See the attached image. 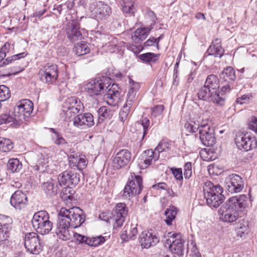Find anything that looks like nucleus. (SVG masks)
Here are the masks:
<instances>
[{
  "instance_id": "1",
  "label": "nucleus",
  "mask_w": 257,
  "mask_h": 257,
  "mask_svg": "<svg viewBox=\"0 0 257 257\" xmlns=\"http://www.w3.org/2000/svg\"><path fill=\"white\" fill-rule=\"evenodd\" d=\"M55 232L58 237L63 240H68L72 237L79 244L88 245L89 237L76 232H71V228L79 227L85 220V215L78 207H73L68 209L62 208L58 214Z\"/></svg>"
},
{
  "instance_id": "2",
  "label": "nucleus",
  "mask_w": 257,
  "mask_h": 257,
  "mask_svg": "<svg viewBox=\"0 0 257 257\" xmlns=\"http://www.w3.org/2000/svg\"><path fill=\"white\" fill-rule=\"evenodd\" d=\"M251 204L246 195L235 196L228 199L219 208L221 219L226 222H233L239 217V212H243Z\"/></svg>"
},
{
  "instance_id": "3",
  "label": "nucleus",
  "mask_w": 257,
  "mask_h": 257,
  "mask_svg": "<svg viewBox=\"0 0 257 257\" xmlns=\"http://www.w3.org/2000/svg\"><path fill=\"white\" fill-rule=\"evenodd\" d=\"M204 197L210 207L217 208L223 202L224 196L222 194V188L219 185H214L208 181L203 186Z\"/></svg>"
},
{
  "instance_id": "4",
  "label": "nucleus",
  "mask_w": 257,
  "mask_h": 257,
  "mask_svg": "<svg viewBox=\"0 0 257 257\" xmlns=\"http://www.w3.org/2000/svg\"><path fill=\"white\" fill-rule=\"evenodd\" d=\"M111 78L109 76H98L86 84L85 90L91 96L104 93L110 87L111 84Z\"/></svg>"
},
{
  "instance_id": "5",
  "label": "nucleus",
  "mask_w": 257,
  "mask_h": 257,
  "mask_svg": "<svg viewBox=\"0 0 257 257\" xmlns=\"http://www.w3.org/2000/svg\"><path fill=\"white\" fill-rule=\"evenodd\" d=\"M32 223L36 231L42 235L48 234L52 229L53 223L49 220V215L46 211L35 213Z\"/></svg>"
},
{
  "instance_id": "6",
  "label": "nucleus",
  "mask_w": 257,
  "mask_h": 257,
  "mask_svg": "<svg viewBox=\"0 0 257 257\" xmlns=\"http://www.w3.org/2000/svg\"><path fill=\"white\" fill-rule=\"evenodd\" d=\"M197 96L200 100L212 102L219 105H223L225 100L224 94H220L219 91L204 85L198 90Z\"/></svg>"
},
{
  "instance_id": "7",
  "label": "nucleus",
  "mask_w": 257,
  "mask_h": 257,
  "mask_svg": "<svg viewBox=\"0 0 257 257\" xmlns=\"http://www.w3.org/2000/svg\"><path fill=\"white\" fill-rule=\"evenodd\" d=\"M33 110V103L29 99H23L18 102L15 108L14 113L17 116L16 124H22L24 120H28Z\"/></svg>"
},
{
  "instance_id": "8",
  "label": "nucleus",
  "mask_w": 257,
  "mask_h": 257,
  "mask_svg": "<svg viewBox=\"0 0 257 257\" xmlns=\"http://www.w3.org/2000/svg\"><path fill=\"white\" fill-rule=\"evenodd\" d=\"M143 186V179L139 175H132L128 179L123 190L122 197L125 199H130L141 193Z\"/></svg>"
},
{
  "instance_id": "9",
  "label": "nucleus",
  "mask_w": 257,
  "mask_h": 257,
  "mask_svg": "<svg viewBox=\"0 0 257 257\" xmlns=\"http://www.w3.org/2000/svg\"><path fill=\"white\" fill-rule=\"evenodd\" d=\"M83 108L82 103L79 98L75 96L67 98L63 105V111L65 114L66 118H74Z\"/></svg>"
},
{
  "instance_id": "10",
  "label": "nucleus",
  "mask_w": 257,
  "mask_h": 257,
  "mask_svg": "<svg viewBox=\"0 0 257 257\" xmlns=\"http://www.w3.org/2000/svg\"><path fill=\"white\" fill-rule=\"evenodd\" d=\"M38 74L43 83L52 84L56 81L58 77V67L56 64H46L40 69Z\"/></svg>"
},
{
  "instance_id": "11",
  "label": "nucleus",
  "mask_w": 257,
  "mask_h": 257,
  "mask_svg": "<svg viewBox=\"0 0 257 257\" xmlns=\"http://www.w3.org/2000/svg\"><path fill=\"white\" fill-rule=\"evenodd\" d=\"M236 146L240 150L248 151L257 146L256 138L249 132L238 133L235 139Z\"/></svg>"
},
{
  "instance_id": "12",
  "label": "nucleus",
  "mask_w": 257,
  "mask_h": 257,
  "mask_svg": "<svg viewBox=\"0 0 257 257\" xmlns=\"http://www.w3.org/2000/svg\"><path fill=\"white\" fill-rule=\"evenodd\" d=\"M89 10L91 16L98 21L106 20L111 13V8L100 1L91 4Z\"/></svg>"
},
{
  "instance_id": "13",
  "label": "nucleus",
  "mask_w": 257,
  "mask_h": 257,
  "mask_svg": "<svg viewBox=\"0 0 257 257\" xmlns=\"http://www.w3.org/2000/svg\"><path fill=\"white\" fill-rule=\"evenodd\" d=\"M24 245L27 250L33 254H38L43 249L39 235L34 232L25 234Z\"/></svg>"
},
{
  "instance_id": "14",
  "label": "nucleus",
  "mask_w": 257,
  "mask_h": 257,
  "mask_svg": "<svg viewBox=\"0 0 257 257\" xmlns=\"http://www.w3.org/2000/svg\"><path fill=\"white\" fill-rule=\"evenodd\" d=\"M169 238L166 240V244L172 253L181 256L184 253V245L181 240V235L180 233H172L169 232Z\"/></svg>"
},
{
  "instance_id": "15",
  "label": "nucleus",
  "mask_w": 257,
  "mask_h": 257,
  "mask_svg": "<svg viewBox=\"0 0 257 257\" xmlns=\"http://www.w3.org/2000/svg\"><path fill=\"white\" fill-rule=\"evenodd\" d=\"M65 31L67 38L71 42L81 40L83 38L80 31V24L76 19L69 21L67 23Z\"/></svg>"
},
{
  "instance_id": "16",
  "label": "nucleus",
  "mask_w": 257,
  "mask_h": 257,
  "mask_svg": "<svg viewBox=\"0 0 257 257\" xmlns=\"http://www.w3.org/2000/svg\"><path fill=\"white\" fill-rule=\"evenodd\" d=\"M128 213V208L126 205L122 203H118L112 212L111 219L114 221V228H118L122 226Z\"/></svg>"
},
{
  "instance_id": "17",
  "label": "nucleus",
  "mask_w": 257,
  "mask_h": 257,
  "mask_svg": "<svg viewBox=\"0 0 257 257\" xmlns=\"http://www.w3.org/2000/svg\"><path fill=\"white\" fill-rule=\"evenodd\" d=\"M60 186L72 188L80 181V175L71 171H65L61 173L58 177Z\"/></svg>"
},
{
  "instance_id": "18",
  "label": "nucleus",
  "mask_w": 257,
  "mask_h": 257,
  "mask_svg": "<svg viewBox=\"0 0 257 257\" xmlns=\"http://www.w3.org/2000/svg\"><path fill=\"white\" fill-rule=\"evenodd\" d=\"M11 45L6 43L0 49V67L7 65L9 64H15V62L21 58H25L27 54L26 52H22L18 54L14 55L7 58L4 61V59L6 56V54L9 51Z\"/></svg>"
},
{
  "instance_id": "19",
  "label": "nucleus",
  "mask_w": 257,
  "mask_h": 257,
  "mask_svg": "<svg viewBox=\"0 0 257 257\" xmlns=\"http://www.w3.org/2000/svg\"><path fill=\"white\" fill-rule=\"evenodd\" d=\"M244 185L243 179L238 175L232 174L226 179V189L231 193L240 192Z\"/></svg>"
},
{
  "instance_id": "20",
  "label": "nucleus",
  "mask_w": 257,
  "mask_h": 257,
  "mask_svg": "<svg viewBox=\"0 0 257 257\" xmlns=\"http://www.w3.org/2000/svg\"><path fill=\"white\" fill-rule=\"evenodd\" d=\"M199 139L204 146H212L216 142L213 128L208 124H202L199 130Z\"/></svg>"
},
{
  "instance_id": "21",
  "label": "nucleus",
  "mask_w": 257,
  "mask_h": 257,
  "mask_svg": "<svg viewBox=\"0 0 257 257\" xmlns=\"http://www.w3.org/2000/svg\"><path fill=\"white\" fill-rule=\"evenodd\" d=\"M73 125L80 129H87L94 124V118L91 113L78 114L73 118Z\"/></svg>"
},
{
  "instance_id": "22",
  "label": "nucleus",
  "mask_w": 257,
  "mask_h": 257,
  "mask_svg": "<svg viewBox=\"0 0 257 257\" xmlns=\"http://www.w3.org/2000/svg\"><path fill=\"white\" fill-rule=\"evenodd\" d=\"M131 157L132 154L128 150L126 149L119 150L113 159V168L115 169H119L126 166L131 161Z\"/></svg>"
},
{
  "instance_id": "23",
  "label": "nucleus",
  "mask_w": 257,
  "mask_h": 257,
  "mask_svg": "<svg viewBox=\"0 0 257 257\" xmlns=\"http://www.w3.org/2000/svg\"><path fill=\"white\" fill-rule=\"evenodd\" d=\"M159 238L152 231H143L139 235V241L142 248H148L159 242Z\"/></svg>"
},
{
  "instance_id": "24",
  "label": "nucleus",
  "mask_w": 257,
  "mask_h": 257,
  "mask_svg": "<svg viewBox=\"0 0 257 257\" xmlns=\"http://www.w3.org/2000/svg\"><path fill=\"white\" fill-rule=\"evenodd\" d=\"M118 85L113 83L108 88L107 92L104 95L107 103L112 106L117 105L121 101L120 93Z\"/></svg>"
},
{
  "instance_id": "25",
  "label": "nucleus",
  "mask_w": 257,
  "mask_h": 257,
  "mask_svg": "<svg viewBox=\"0 0 257 257\" xmlns=\"http://www.w3.org/2000/svg\"><path fill=\"white\" fill-rule=\"evenodd\" d=\"M10 203L16 209L21 210L25 208L28 204V198L25 193L17 190L12 195Z\"/></svg>"
},
{
  "instance_id": "26",
  "label": "nucleus",
  "mask_w": 257,
  "mask_h": 257,
  "mask_svg": "<svg viewBox=\"0 0 257 257\" xmlns=\"http://www.w3.org/2000/svg\"><path fill=\"white\" fill-rule=\"evenodd\" d=\"M155 153L156 152H153L152 150H147L143 152L138 161L141 169H144L147 168L153 160L155 161L158 160L159 154H155Z\"/></svg>"
},
{
  "instance_id": "27",
  "label": "nucleus",
  "mask_w": 257,
  "mask_h": 257,
  "mask_svg": "<svg viewBox=\"0 0 257 257\" xmlns=\"http://www.w3.org/2000/svg\"><path fill=\"white\" fill-rule=\"evenodd\" d=\"M68 159L70 166L71 168H76L79 170L83 169L87 164L85 156L77 153L70 154Z\"/></svg>"
},
{
  "instance_id": "28",
  "label": "nucleus",
  "mask_w": 257,
  "mask_h": 257,
  "mask_svg": "<svg viewBox=\"0 0 257 257\" xmlns=\"http://www.w3.org/2000/svg\"><path fill=\"white\" fill-rule=\"evenodd\" d=\"M152 29V26L137 29L132 36L133 41L135 43H139L146 39Z\"/></svg>"
},
{
  "instance_id": "29",
  "label": "nucleus",
  "mask_w": 257,
  "mask_h": 257,
  "mask_svg": "<svg viewBox=\"0 0 257 257\" xmlns=\"http://www.w3.org/2000/svg\"><path fill=\"white\" fill-rule=\"evenodd\" d=\"M199 118V120H198L194 118L190 122L185 123V128L186 131L189 133H195L198 130L199 131L200 130L202 124H207L206 122H204L203 120L201 122V119Z\"/></svg>"
},
{
  "instance_id": "30",
  "label": "nucleus",
  "mask_w": 257,
  "mask_h": 257,
  "mask_svg": "<svg viewBox=\"0 0 257 257\" xmlns=\"http://www.w3.org/2000/svg\"><path fill=\"white\" fill-rule=\"evenodd\" d=\"M214 41L212 42V45L208 48L207 53L209 55L221 58L223 55L224 50L220 44H214Z\"/></svg>"
},
{
  "instance_id": "31",
  "label": "nucleus",
  "mask_w": 257,
  "mask_h": 257,
  "mask_svg": "<svg viewBox=\"0 0 257 257\" xmlns=\"http://www.w3.org/2000/svg\"><path fill=\"white\" fill-rule=\"evenodd\" d=\"M17 116L14 113L12 116L10 113H5L0 115V125L3 124L10 123V125L14 127H18L21 124H16V120H17Z\"/></svg>"
},
{
  "instance_id": "32",
  "label": "nucleus",
  "mask_w": 257,
  "mask_h": 257,
  "mask_svg": "<svg viewBox=\"0 0 257 257\" xmlns=\"http://www.w3.org/2000/svg\"><path fill=\"white\" fill-rule=\"evenodd\" d=\"M204 86L219 91V80L217 76L214 74L208 75L204 83Z\"/></svg>"
},
{
  "instance_id": "33",
  "label": "nucleus",
  "mask_w": 257,
  "mask_h": 257,
  "mask_svg": "<svg viewBox=\"0 0 257 257\" xmlns=\"http://www.w3.org/2000/svg\"><path fill=\"white\" fill-rule=\"evenodd\" d=\"M220 77L228 82L234 81L236 78L234 69L232 67H227L220 74Z\"/></svg>"
},
{
  "instance_id": "34",
  "label": "nucleus",
  "mask_w": 257,
  "mask_h": 257,
  "mask_svg": "<svg viewBox=\"0 0 257 257\" xmlns=\"http://www.w3.org/2000/svg\"><path fill=\"white\" fill-rule=\"evenodd\" d=\"M90 51V48L88 47L86 43L82 42L77 43L74 47L73 52L78 56L85 55Z\"/></svg>"
},
{
  "instance_id": "35",
  "label": "nucleus",
  "mask_w": 257,
  "mask_h": 257,
  "mask_svg": "<svg viewBox=\"0 0 257 257\" xmlns=\"http://www.w3.org/2000/svg\"><path fill=\"white\" fill-rule=\"evenodd\" d=\"M159 56L160 54L148 52L140 55L139 58L142 61L150 64L155 63L158 60Z\"/></svg>"
},
{
  "instance_id": "36",
  "label": "nucleus",
  "mask_w": 257,
  "mask_h": 257,
  "mask_svg": "<svg viewBox=\"0 0 257 257\" xmlns=\"http://www.w3.org/2000/svg\"><path fill=\"white\" fill-rule=\"evenodd\" d=\"M121 5L122 7V11L124 13L131 16H134L135 9L134 7V3L133 0H122Z\"/></svg>"
},
{
  "instance_id": "37",
  "label": "nucleus",
  "mask_w": 257,
  "mask_h": 257,
  "mask_svg": "<svg viewBox=\"0 0 257 257\" xmlns=\"http://www.w3.org/2000/svg\"><path fill=\"white\" fill-rule=\"evenodd\" d=\"M50 131L53 133V135L52 136V139L55 144L58 146H62L67 144V141L62 137V135L59 132L56 131L55 129L51 128Z\"/></svg>"
},
{
  "instance_id": "38",
  "label": "nucleus",
  "mask_w": 257,
  "mask_h": 257,
  "mask_svg": "<svg viewBox=\"0 0 257 257\" xmlns=\"http://www.w3.org/2000/svg\"><path fill=\"white\" fill-rule=\"evenodd\" d=\"M177 210L174 206H170L169 208L165 211V215L166 216L165 222L168 225L172 224V221L175 218Z\"/></svg>"
},
{
  "instance_id": "39",
  "label": "nucleus",
  "mask_w": 257,
  "mask_h": 257,
  "mask_svg": "<svg viewBox=\"0 0 257 257\" xmlns=\"http://www.w3.org/2000/svg\"><path fill=\"white\" fill-rule=\"evenodd\" d=\"M13 148L14 144L10 139L0 137V151L8 152Z\"/></svg>"
},
{
  "instance_id": "40",
  "label": "nucleus",
  "mask_w": 257,
  "mask_h": 257,
  "mask_svg": "<svg viewBox=\"0 0 257 257\" xmlns=\"http://www.w3.org/2000/svg\"><path fill=\"white\" fill-rule=\"evenodd\" d=\"M8 167L12 172H19L22 168V165L18 159H11L9 160Z\"/></svg>"
},
{
  "instance_id": "41",
  "label": "nucleus",
  "mask_w": 257,
  "mask_h": 257,
  "mask_svg": "<svg viewBox=\"0 0 257 257\" xmlns=\"http://www.w3.org/2000/svg\"><path fill=\"white\" fill-rule=\"evenodd\" d=\"M145 18L146 22L149 24L148 27L153 26L156 24L157 20L154 12L150 9H147L145 13Z\"/></svg>"
},
{
  "instance_id": "42",
  "label": "nucleus",
  "mask_w": 257,
  "mask_h": 257,
  "mask_svg": "<svg viewBox=\"0 0 257 257\" xmlns=\"http://www.w3.org/2000/svg\"><path fill=\"white\" fill-rule=\"evenodd\" d=\"M42 188L45 193L50 196H52L57 194V188L54 187V183L47 182L43 184Z\"/></svg>"
},
{
  "instance_id": "43",
  "label": "nucleus",
  "mask_w": 257,
  "mask_h": 257,
  "mask_svg": "<svg viewBox=\"0 0 257 257\" xmlns=\"http://www.w3.org/2000/svg\"><path fill=\"white\" fill-rule=\"evenodd\" d=\"M105 241V237L99 235L95 237H89L88 245L91 246H98Z\"/></svg>"
},
{
  "instance_id": "44",
  "label": "nucleus",
  "mask_w": 257,
  "mask_h": 257,
  "mask_svg": "<svg viewBox=\"0 0 257 257\" xmlns=\"http://www.w3.org/2000/svg\"><path fill=\"white\" fill-rule=\"evenodd\" d=\"M5 236L1 238L0 239V248L3 250H6L8 247H9L11 244V242L8 239L10 237V232L5 231Z\"/></svg>"
},
{
  "instance_id": "45",
  "label": "nucleus",
  "mask_w": 257,
  "mask_h": 257,
  "mask_svg": "<svg viewBox=\"0 0 257 257\" xmlns=\"http://www.w3.org/2000/svg\"><path fill=\"white\" fill-rule=\"evenodd\" d=\"M11 96V92L9 88L6 85H0V100L5 101Z\"/></svg>"
},
{
  "instance_id": "46",
  "label": "nucleus",
  "mask_w": 257,
  "mask_h": 257,
  "mask_svg": "<svg viewBox=\"0 0 257 257\" xmlns=\"http://www.w3.org/2000/svg\"><path fill=\"white\" fill-rule=\"evenodd\" d=\"M170 150V145L169 143L160 142L158 146L153 152H156L155 154H159L163 152H167Z\"/></svg>"
},
{
  "instance_id": "47",
  "label": "nucleus",
  "mask_w": 257,
  "mask_h": 257,
  "mask_svg": "<svg viewBox=\"0 0 257 257\" xmlns=\"http://www.w3.org/2000/svg\"><path fill=\"white\" fill-rule=\"evenodd\" d=\"M97 112L99 115V121L101 119L103 121L104 118H109L110 116V110L107 108L106 106L100 107L97 111Z\"/></svg>"
},
{
  "instance_id": "48",
  "label": "nucleus",
  "mask_w": 257,
  "mask_h": 257,
  "mask_svg": "<svg viewBox=\"0 0 257 257\" xmlns=\"http://www.w3.org/2000/svg\"><path fill=\"white\" fill-rule=\"evenodd\" d=\"M150 120L147 117L144 118L141 120L140 124L143 127V135L142 137V141H143L145 137L148 133L149 128L150 127Z\"/></svg>"
},
{
  "instance_id": "49",
  "label": "nucleus",
  "mask_w": 257,
  "mask_h": 257,
  "mask_svg": "<svg viewBox=\"0 0 257 257\" xmlns=\"http://www.w3.org/2000/svg\"><path fill=\"white\" fill-rule=\"evenodd\" d=\"M132 108L123 105L119 113V119L122 122H124L126 119Z\"/></svg>"
},
{
  "instance_id": "50",
  "label": "nucleus",
  "mask_w": 257,
  "mask_h": 257,
  "mask_svg": "<svg viewBox=\"0 0 257 257\" xmlns=\"http://www.w3.org/2000/svg\"><path fill=\"white\" fill-rule=\"evenodd\" d=\"M137 93H135L132 91H128L127 94V99L124 105L132 108L133 104L135 102L136 95Z\"/></svg>"
},
{
  "instance_id": "51",
  "label": "nucleus",
  "mask_w": 257,
  "mask_h": 257,
  "mask_svg": "<svg viewBox=\"0 0 257 257\" xmlns=\"http://www.w3.org/2000/svg\"><path fill=\"white\" fill-rule=\"evenodd\" d=\"M248 230L247 225H243L236 229V235L237 237L242 238L245 234H247Z\"/></svg>"
},
{
  "instance_id": "52",
  "label": "nucleus",
  "mask_w": 257,
  "mask_h": 257,
  "mask_svg": "<svg viewBox=\"0 0 257 257\" xmlns=\"http://www.w3.org/2000/svg\"><path fill=\"white\" fill-rule=\"evenodd\" d=\"M184 175L185 179H189L192 175V164L187 162L184 166Z\"/></svg>"
},
{
  "instance_id": "53",
  "label": "nucleus",
  "mask_w": 257,
  "mask_h": 257,
  "mask_svg": "<svg viewBox=\"0 0 257 257\" xmlns=\"http://www.w3.org/2000/svg\"><path fill=\"white\" fill-rule=\"evenodd\" d=\"M140 87V83L134 81L132 79L129 78V92L132 91L137 93Z\"/></svg>"
},
{
  "instance_id": "54",
  "label": "nucleus",
  "mask_w": 257,
  "mask_h": 257,
  "mask_svg": "<svg viewBox=\"0 0 257 257\" xmlns=\"http://www.w3.org/2000/svg\"><path fill=\"white\" fill-rule=\"evenodd\" d=\"M137 225L132 224L129 227L128 232V240H134L136 238V235L138 234V231L137 227Z\"/></svg>"
},
{
  "instance_id": "55",
  "label": "nucleus",
  "mask_w": 257,
  "mask_h": 257,
  "mask_svg": "<svg viewBox=\"0 0 257 257\" xmlns=\"http://www.w3.org/2000/svg\"><path fill=\"white\" fill-rule=\"evenodd\" d=\"M164 109L163 105H158L152 109V115L154 117H156L161 115Z\"/></svg>"
},
{
  "instance_id": "56",
  "label": "nucleus",
  "mask_w": 257,
  "mask_h": 257,
  "mask_svg": "<svg viewBox=\"0 0 257 257\" xmlns=\"http://www.w3.org/2000/svg\"><path fill=\"white\" fill-rule=\"evenodd\" d=\"M128 228V225L126 224L123 228L122 232L120 234V238L122 240L124 241H128V233L127 232Z\"/></svg>"
},
{
  "instance_id": "57",
  "label": "nucleus",
  "mask_w": 257,
  "mask_h": 257,
  "mask_svg": "<svg viewBox=\"0 0 257 257\" xmlns=\"http://www.w3.org/2000/svg\"><path fill=\"white\" fill-rule=\"evenodd\" d=\"M172 171L174 176L176 178V179L178 180H181L183 179V175L181 169H172Z\"/></svg>"
},
{
  "instance_id": "58",
  "label": "nucleus",
  "mask_w": 257,
  "mask_h": 257,
  "mask_svg": "<svg viewBox=\"0 0 257 257\" xmlns=\"http://www.w3.org/2000/svg\"><path fill=\"white\" fill-rule=\"evenodd\" d=\"M248 128L257 134V119L254 118L248 123Z\"/></svg>"
},
{
  "instance_id": "59",
  "label": "nucleus",
  "mask_w": 257,
  "mask_h": 257,
  "mask_svg": "<svg viewBox=\"0 0 257 257\" xmlns=\"http://www.w3.org/2000/svg\"><path fill=\"white\" fill-rule=\"evenodd\" d=\"M152 188L155 189H163L166 190L167 188V185L164 182H160L158 184H155L152 186Z\"/></svg>"
},
{
  "instance_id": "60",
  "label": "nucleus",
  "mask_w": 257,
  "mask_h": 257,
  "mask_svg": "<svg viewBox=\"0 0 257 257\" xmlns=\"http://www.w3.org/2000/svg\"><path fill=\"white\" fill-rule=\"evenodd\" d=\"M156 45L154 37H150L144 43L145 47H150Z\"/></svg>"
},
{
  "instance_id": "61",
  "label": "nucleus",
  "mask_w": 257,
  "mask_h": 257,
  "mask_svg": "<svg viewBox=\"0 0 257 257\" xmlns=\"http://www.w3.org/2000/svg\"><path fill=\"white\" fill-rule=\"evenodd\" d=\"M249 99V97L246 95H242L241 97L237 98L236 100L237 103L242 104L245 103Z\"/></svg>"
},
{
  "instance_id": "62",
  "label": "nucleus",
  "mask_w": 257,
  "mask_h": 257,
  "mask_svg": "<svg viewBox=\"0 0 257 257\" xmlns=\"http://www.w3.org/2000/svg\"><path fill=\"white\" fill-rule=\"evenodd\" d=\"M23 70L24 69L21 66H15L12 68L11 73L12 74H16L20 72H22Z\"/></svg>"
},
{
  "instance_id": "63",
  "label": "nucleus",
  "mask_w": 257,
  "mask_h": 257,
  "mask_svg": "<svg viewBox=\"0 0 257 257\" xmlns=\"http://www.w3.org/2000/svg\"><path fill=\"white\" fill-rule=\"evenodd\" d=\"M46 11V9H43L38 12H35L33 14L32 16L34 17H38L39 18H40L42 15H43L45 14Z\"/></svg>"
},
{
  "instance_id": "64",
  "label": "nucleus",
  "mask_w": 257,
  "mask_h": 257,
  "mask_svg": "<svg viewBox=\"0 0 257 257\" xmlns=\"http://www.w3.org/2000/svg\"><path fill=\"white\" fill-rule=\"evenodd\" d=\"M195 73H194V72H191L188 76L187 82L188 83H191L192 82V81L193 80V79L195 77Z\"/></svg>"
}]
</instances>
